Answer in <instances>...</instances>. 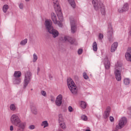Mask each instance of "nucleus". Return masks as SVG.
Returning a JSON list of instances; mask_svg holds the SVG:
<instances>
[{
    "label": "nucleus",
    "mask_w": 131,
    "mask_h": 131,
    "mask_svg": "<svg viewBox=\"0 0 131 131\" xmlns=\"http://www.w3.org/2000/svg\"><path fill=\"white\" fill-rule=\"evenodd\" d=\"M92 4L95 11H100L102 15H105L106 14L105 6H104V4L102 2L98 0H93Z\"/></svg>",
    "instance_id": "f257e3e1"
},
{
    "label": "nucleus",
    "mask_w": 131,
    "mask_h": 131,
    "mask_svg": "<svg viewBox=\"0 0 131 131\" xmlns=\"http://www.w3.org/2000/svg\"><path fill=\"white\" fill-rule=\"evenodd\" d=\"M52 1L55 12L59 20L60 21H63V14H62V11H61V7H60V5H59V1L52 0Z\"/></svg>",
    "instance_id": "f03ea898"
},
{
    "label": "nucleus",
    "mask_w": 131,
    "mask_h": 131,
    "mask_svg": "<svg viewBox=\"0 0 131 131\" xmlns=\"http://www.w3.org/2000/svg\"><path fill=\"white\" fill-rule=\"evenodd\" d=\"M121 67H122V63L117 62L115 66V75L116 80L120 81L121 80Z\"/></svg>",
    "instance_id": "7ed1b4c3"
},
{
    "label": "nucleus",
    "mask_w": 131,
    "mask_h": 131,
    "mask_svg": "<svg viewBox=\"0 0 131 131\" xmlns=\"http://www.w3.org/2000/svg\"><path fill=\"white\" fill-rule=\"evenodd\" d=\"M68 86L73 95H76L77 94V86L75 84V83L72 80L71 78H69L67 80Z\"/></svg>",
    "instance_id": "20e7f679"
},
{
    "label": "nucleus",
    "mask_w": 131,
    "mask_h": 131,
    "mask_svg": "<svg viewBox=\"0 0 131 131\" xmlns=\"http://www.w3.org/2000/svg\"><path fill=\"white\" fill-rule=\"evenodd\" d=\"M31 78H32V74L30 72H27L25 74V78L24 80V89H26V87L29 82L31 81Z\"/></svg>",
    "instance_id": "39448f33"
},
{
    "label": "nucleus",
    "mask_w": 131,
    "mask_h": 131,
    "mask_svg": "<svg viewBox=\"0 0 131 131\" xmlns=\"http://www.w3.org/2000/svg\"><path fill=\"white\" fill-rule=\"evenodd\" d=\"M21 119L17 114H13L10 117V121L13 125H16L19 123Z\"/></svg>",
    "instance_id": "423d86ee"
},
{
    "label": "nucleus",
    "mask_w": 131,
    "mask_h": 131,
    "mask_svg": "<svg viewBox=\"0 0 131 131\" xmlns=\"http://www.w3.org/2000/svg\"><path fill=\"white\" fill-rule=\"evenodd\" d=\"M127 122V120H126V118H121L119 121L118 125L116 126V129H121V128L124 127L125 124H126Z\"/></svg>",
    "instance_id": "0eeeda50"
},
{
    "label": "nucleus",
    "mask_w": 131,
    "mask_h": 131,
    "mask_svg": "<svg viewBox=\"0 0 131 131\" xmlns=\"http://www.w3.org/2000/svg\"><path fill=\"white\" fill-rule=\"evenodd\" d=\"M113 28H112V26L110 25L108 27L107 31V38L110 42L113 41Z\"/></svg>",
    "instance_id": "6e6552de"
},
{
    "label": "nucleus",
    "mask_w": 131,
    "mask_h": 131,
    "mask_svg": "<svg viewBox=\"0 0 131 131\" xmlns=\"http://www.w3.org/2000/svg\"><path fill=\"white\" fill-rule=\"evenodd\" d=\"M70 23L71 32L72 33H75L76 30H77V28L76 27V24L74 18H70Z\"/></svg>",
    "instance_id": "1a4fd4ad"
},
{
    "label": "nucleus",
    "mask_w": 131,
    "mask_h": 131,
    "mask_svg": "<svg viewBox=\"0 0 131 131\" xmlns=\"http://www.w3.org/2000/svg\"><path fill=\"white\" fill-rule=\"evenodd\" d=\"M45 25L46 29L48 31H50L52 28H54V27H53V22H52L51 19H46L45 20Z\"/></svg>",
    "instance_id": "9d476101"
},
{
    "label": "nucleus",
    "mask_w": 131,
    "mask_h": 131,
    "mask_svg": "<svg viewBox=\"0 0 131 131\" xmlns=\"http://www.w3.org/2000/svg\"><path fill=\"white\" fill-rule=\"evenodd\" d=\"M129 9V5H128V3H125L123 5L121 8H119L118 9V12L123 13V12H127Z\"/></svg>",
    "instance_id": "9b49d317"
},
{
    "label": "nucleus",
    "mask_w": 131,
    "mask_h": 131,
    "mask_svg": "<svg viewBox=\"0 0 131 131\" xmlns=\"http://www.w3.org/2000/svg\"><path fill=\"white\" fill-rule=\"evenodd\" d=\"M62 101H63V96L61 94H59L56 99L55 105L58 107H60L62 105Z\"/></svg>",
    "instance_id": "f8f14e48"
},
{
    "label": "nucleus",
    "mask_w": 131,
    "mask_h": 131,
    "mask_svg": "<svg viewBox=\"0 0 131 131\" xmlns=\"http://www.w3.org/2000/svg\"><path fill=\"white\" fill-rule=\"evenodd\" d=\"M60 40L62 41H69L72 45L75 42V39L71 38V37L66 36L64 37H61Z\"/></svg>",
    "instance_id": "ddd939ff"
},
{
    "label": "nucleus",
    "mask_w": 131,
    "mask_h": 131,
    "mask_svg": "<svg viewBox=\"0 0 131 131\" xmlns=\"http://www.w3.org/2000/svg\"><path fill=\"white\" fill-rule=\"evenodd\" d=\"M15 126H17V127L19 128L17 131H23L24 128H25V126H26V123L24 122H22L20 120Z\"/></svg>",
    "instance_id": "4468645a"
},
{
    "label": "nucleus",
    "mask_w": 131,
    "mask_h": 131,
    "mask_svg": "<svg viewBox=\"0 0 131 131\" xmlns=\"http://www.w3.org/2000/svg\"><path fill=\"white\" fill-rule=\"evenodd\" d=\"M125 58L127 61L131 62V48H128L127 52L125 54Z\"/></svg>",
    "instance_id": "2eb2a0df"
},
{
    "label": "nucleus",
    "mask_w": 131,
    "mask_h": 131,
    "mask_svg": "<svg viewBox=\"0 0 131 131\" xmlns=\"http://www.w3.org/2000/svg\"><path fill=\"white\" fill-rule=\"evenodd\" d=\"M48 32H49L50 34H52L54 38H56V37L59 36V32L57 31V30L54 29V28H53L51 30H49V31H48Z\"/></svg>",
    "instance_id": "dca6fc26"
},
{
    "label": "nucleus",
    "mask_w": 131,
    "mask_h": 131,
    "mask_svg": "<svg viewBox=\"0 0 131 131\" xmlns=\"http://www.w3.org/2000/svg\"><path fill=\"white\" fill-rule=\"evenodd\" d=\"M103 62L105 69H110V61L108 60V57L105 56L103 59Z\"/></svg>",
    "instance_id": "f3484780"
},
{
    "label": "nucleus",
    "mask_w": 131,
    "mask_h": 131,
    "mask_svg": "<svg viewBox=\"0 0 131 131\" xmlns=\"http://www.w3.org/2000/svg\"><path fill=\"white\" fill-rule=\"evenodd\" d=\"M111 111V107H110V106H108L106 108V110L103 114L104 118L106 119V118H108V117H109V115L110 114Z\"/></svg>",
    "instance_id": "a211bd4d"
},
{
    "label": "nucleus",
    "mask_w": 131,
    "mask_h": 131,
    "mask_svg": "<svg viewBox=\"0 0 131 131\" xmlns=\"http://www.w3.org/2000/svg\"><path fill=\"white\" fill-rule=\"evenodd\" d=\"M117 47H118V42H114L111 46V52H112V53H114V52H115L116 50H117Z\"/></svg>",
    "instance_id": "6ab92c4d"
},
{
    "label": "nucleus",
    "mask_w": 131,
    "mask_h": 131,
    "mask_svg": "<svg viewBox=\"0 0 131 131\" xmlns=\"http://www.w3.org/2000/svg\"><path fill=\"white\" fill-rule=\"evenodd\" d=\"M31 110L34 114H37V109L36 106L34 104H31L30 105Z\"/></svg>",
    "instance_id": "aec40b11"
},
{
    "label": "nucleus",
    "mask_w": 131,
    "mask_h": 131,
    "mask_svg": "<svg viewBox=\"0 0 131 131\" xmlns=\"http://www.w3.org/2000/svg\"><path fill=\"white\" fill-rule=\"evenodd\" d=\"M51 19L54 24H57V16L54 12L51 13Z\"/></svg>",
    "instance_id": "412c9836"
},
{
    "label": "nucleus",
    "mask_w": 131,
    "mask_h": 131,
    "mask_svg": "<svg viewBox=\"0 0 131 131\" xmlns=\"http://www.w3.org/2000/svg\"><path fill=\"white\" fill-rule=\"evenodd\" d=\"M92 48L94 52H97V51H98V43H97V41L93 42Z\"/></svg>",
    "instance_id": "4be33fe9"
},
{
    "label": "nucleus",
    "mask_w": 131,
    "mask_h": 131,
    "mask_svg": "<svg viewBox=\"0 0 131 131\" xmlns=\"http://www.w3.org/2000/svg\"><path fill=\"white\" fill-rule=\"evenodd\" d=\"M21 75H22V74L21 73V72L20 71H15L14 72V74L13 75L14 77L15 78H19L21 77Z\"/></svg>",
    "instance_id": "5701e85b"
},
{
    "label": "nucleus",
    "mask_w": 131,
    "mask_h": 131,
    "mask_svg": "<svg viewBox=\"0 0 131 131\" xmlns=\"http://www.w3.org/2000/svg\"><path fill=\"white\" fill-rule=\"evenodd\" d=\"M14 84H20L21 83V79L19 78H14L13 79Z\"/></svg>",
    "instance_id": "b1692460"
},
{
    "label": "nucleus",
    "mask_w": 131,
    "mask_h": 131,
    "mask_svg": "<svg viewBox=\"0 0 131 131\" xmlns=\"http://www.w3.org/2000/svg\"><path fill=\"white\" fill-rule=\"evenodd\" d=\"M41 126H43V128L48 127V126H49V123H48V121H42L41 123Z\"/></svg>",
    "instance_id": "393cba45"
},
{
    "label": "nucleus",
    "mask_w": 131,
    "mask_h": 131,
    "mask_svg": "<svg viewBox=\"0 0 131 131\" xmlns=\"http://www.w3.org/2000/svg\"><path fill=\"white\" fill-rule=\"evenodd\" d=\"M59 125L62 129H66L67 128V126H66V123L65 122H62L61 123H59Z\"/></svg>",
    "instance_id": "a878e982"
},
{
    "label": "nucleus",
    "mask_w": 131,
    "mask_h": 131,
    "mask_svg": "<svg viewBox=\"0 0 131 131\" xmlns=\"http://www.w3.org/2000/svg\"><path fill=\"white\" fill-rule=\"evenodd\" d=\"M123 82L124 84H125V85H128V84H129L130 82V80L129 79V78H126L124 79Z\"/></svg>",
    "instance_id": "bb28decb"
},
{
    "label": "nucleus",
    "mask_w": 131,
    "mask_h": 131,
    "mask_svg": "<svg viewBox=\"0 0 131 131\" xmlns=\"http://www.w3.org/2000/svg\"><path fill=\"white\" fill-rule=\"evenodd\" d=\"M9 10V6L8 5H5L3 7V11L4 13H6Z\"/></svg>",
    "instance_id": "cd10ccee"
},
{
    "label": "nucleus",
    "mask_w": 131,
    "mask_h": 131,
    "mask_svg": "<svg viewBox=\"0 0 131 131\" xmlns=\"http://www.w3.org/2000/svg\"><path fill=\"white\" fill-rule=\"evenodd\" d=\"M68 2H69L71 6L74 9L76 6L74 0H68Z\"/></svg>",
    "instance_id": "c85d7f7f"
},
{
    "label": "nucleus",
    "mask_w": 131,
    "mask_h": 131,
    "mask_svg": "<svg viewBox=\"0 0 131 131\" xmlns=\"http://www.w3.org/2000/svg\"><path fill=\"white\" fill-rule=\"evenodd\" d=\"M80 106L83 109H85L86 108V103L83 101H81L80 102Z\"/></svg>",
    "instance_id": "c756f323"
},
{
    "label": "nucleus",
    "mask_w": 131,
    "mask_h": 131,
    "mask_svg": "<svg viewBox=\"0 0 131 131\" xmlns=\"http://www.w3.org/2000/svg\"><path fill=\"white\" fill-rule=\"evenodd\" d=\"M28 39L27 38H26L24 40H23L20 42V45L21 46H25V45H26L27 43V41H28Z\"/></svg>",
    "instance_id": "7c9ffc66"
},
{
    "label": "nucleus",
    "mask_w": 131,
    "mask_h": 131,
    "mask_svg": "<svg viewBox=\"0 0 131 131\" xmlns=\"http://www.w3.org/2000/svg\"><path fill=\"white\" fill-rule=\"evenodd\" d=\"M58 121H59V123L64 122V118H63V116H62V115H60L59 116Z\"/></svg>",
    "instance_id": "2f4dec72"
},
{
    "label": "nucleus",
    "mask_w": 131,
    "mask_h": 131,
    "mask_svg": "<svg viewBox=\"0 0 131 131\" xmlns=\"http://www.w3.org/2000/svg\"><path fill=\"white\" fill-rule=\"evenodd\" d=\"M10 109L11 111H15L16 110V106L14 104H11L10 105Z\"/></svg>",
    "instance_id": "473e14b6"
},
{
    "label": "nucleus",
    "mask_w": 131,
    "mask_h": 131,
    "mask_svg": "<svg viewBox=\"0 0 131 131\" xmlns=\"http://www.w3.org/2000/svg\"><path fill=\"white\" fill-rule=\"evenodd\" d=\"M33 62H35L36 61H37V59H38V57H37V55H36V54L34 53L33 55Z\"/></svg>",
    "instance_id": "72a5a7b5"
},
{
    "label": "nucleus",
    "mask_w": 131,
    "mask_h": 131,
    "mask_svg": "<svg viewBox=\"0 0 131 131\" xmlns=\"http://www.w3.org/2000/svg\"><path fill=\"white\" fill-rule=\"evenodd\" d=\"M81 118L82 120H83L84 121H86V120H88V117L85 115H82Z\"/></svg>",
    "instance_id": "f704fd0d"
},
{
    "label": "nucleus",
    "mask_w": 131,
    "mask_h": 131,
    "mask_svg": "<svg viewBox=\"0 0 131 131\" xmlns=\"http://www.w3.org/2000/svg\"><path fill=\"white\" fill-rule=\"evenodd\" d=\"M18 6L20 10H23V9H24V4L23 3L18 4Z\"/></svg>",
    "instance_id": "c9c22d12"
},
{
    "label": "nucleus",
    "mask_w": 131,
    "mask_h": 131,
    "mask_svg": "<svg viewBox=\"0 0 131 131\" xmlns=\"http://www.w3.org/2000/svg\"><path fill=\"white\" fill-rule=\"evenodd\" d=\"M69 112H73L74 109L71 106H69L68 108Z\"/></svg>",
    "instance_id": "e433bc0d"
},
{
    "label": "nucleus",
    "mask_w": 131,
    "mask_h": 131,
    "mask_svg": "<svg viewBox=\"0 0 131 131\" xmlns=\"http://www.w3.org/2000/svg\"><path fill=\"white\" fill-rule=\"evenodd\" d=\"M103 38H104V35H103V34L100 33V34H99L98 39H99L100 40H102V39H103Z\"/></svg>",
    "instance_id": "4c0bfd02"
},
{
    "label": "nucleus",
    "mask_w": 131,
    "mask_h": 131,
    "mask_svg": "<svg viewBox=\"0 0 131 131\" xmlns=\"http://www.w3.org/2000/svg\"><path fill=\"white\" fill-rule=\"evenodd\" d=\"M83 76L84 79H89V76L86 74V73L84 72L83 73Z\"/></svg>",
    "instance_id": "58836bf2"
},
{
    "label": "nucleus",
    "mask_w": 131,
    "mask_h": 131,
    "mask_svg": "<svg viewBox=\"0 0 131 131\" xmlns=\"http://www.w3.org/2000/svg\"><path fill=\"white\" fill-rule=\"evenodd\" d=\"M41 95H42V96H43V97H47V92L42 90L41 91Z\"/></svg>",
    "instance_id": "ea45409f"
},
{
    "label": "nucleus",
    "mask_w": 131,
    "mask_h": 131,
    "mask_svg": "<svg viewBox=\"0 0 131 131\" xmlns=\"http://www.w3.org/2000/svg\"><path fill=\"white\" fill-rule=\"evenodd\" d=\"M55 24H57V25L59 27H62V26H63V25H62V23H61V22H60V21H58V20H57V23Z\"/></svg>",
    "instance_id": "a19ab883"
},
{
    "label": "nucleus",
    "mask_w": 131,
    "mask_h": 131,
    "mask_svg": "<svg viewBox=\"0 0 131 131\" xmlns=\"http://www.w3.org/2000/svg\"><path fill=\"white\" fill-rule=\"evenodd\" d=\"M29 129H34L35 128V126L34 125H31L29 126Z\"/></svg>",
    "instance_id": "79ce46f5"
},
{
    "label": "nucleus",
    "mask_w": 131,
    "mask_h": 131,
    "mask_svg": "<svg viewBox=\"0 0 131 131\" xmlns=\"http://www.w3.org/2000/svg\"><path fill=\"white\" fill-rule=\"evenodd\" d=\"M78 55H81L82 54V49H79L78 50Z\"/></svg>",
    "instance_id": "37998d69"
},
{
    "label": "nucleus",
    "mask_w": 131,
    "mask_h": 131,
    "mask_svg": "<svg viewBox=\"0 0 131 131\" xmlns=\"http://www.w3.org/2000/svg\"><path fill=\"white\" fill-rule=\"evenodd\" d=\"M110 121H111V122H113V121H114V118L112 116H110Z\"/></svg>",
    "instance_id": "c03bdc74"
},
{
    "label": "nucleus",
    "mask_w": 131,
    "mask_h": 131,
    "mask_svg": "<svg viewBox=\"0 0 131 131\" xmlns=\"http://www.w3.org/2000/svg\"><path fill=\"white\" fill-rule=\"evenodd\" d=\"M37 74L38 75V73H39V71H40V68L39 67H38L37 69Z\"/></svg>",
    "instance_id": "a18cd8bd"
},
{
    "label": "nucleus",
    "mask_w": 131,
    "mask_h": 131,
    "mask_svg": "<svg viewBox=\"0 0 131 131\" xmlns=\"http://www.w3.org/2000/svg\"><path fill=\"white\" fill-rule=\"evenodd\" d=\"M10 130L13 131L14 130V126L13 125H11L10 127Z\"/></svg>",
    "instance_id": "49530a36"
},
{
    "label": "nucleus",
    "mask_w": 131,
    "mask_h": 131,
    "mask_svg": "<svg viewBox=\"0 0 131 131\" xmlns=\"http://www.w3.org/2000/svg\"><path fill=\"white\" fill-rule=\"evenodd\" d=\"M54 101H55V99L53 97H52L51 99V102H54Z\"/></svg>",
    "instance_id": "de8ad7c7"
},
{
    "label": "nucleus",
    "mask_w": 131,
    "mask_h": 131,
    "mask_svg": "<svg viewBox=\"0 0 131 131\" xmlns=\"http://www.w3.org/2000/svg\"><path fill=\"white\" fill-rule=\"evenodd\" d=\"M49 78H50V79H52V78H53V76L50 75L49 76Z\"/></svg>",
    "instance_id": "09e8293b"
},
{
    "label": "nucleus",
    "mask_w": 131,
    "mask_h": 131,
    "mask_svg": "<svg viewBox=\"0 0 131 131\" xmlns=\"http://www.w3.org/2000/svg\"><path fill=\"white\" fill-rule=\"evenodd\" d=\"M30 0H25L26 2H29Z\"/></svg>",
    "instance_id": "8fccbe9b"
},
{
    "label": "nucleus",
    "mask_w": 131,
    "mask_h": 131,
    "mask_svg": "<svg viewBox=\"0 0 131 131\" xmlns=\"http://www.w3.org/2000/svg\"><path fill=\"white\" fill-rule=\"evenodd\" d=\"M59 131H63L62 130H59Z\"/></svg>",
    "instance_id": "3c124183"
},
{
    "label": "nucleus",
    "mask_w": 131,
    "mask_h": 131,
    "mask_svg": "<svg viewBox=\"0 0 131 131\" xmlns=\"http://www.w3.org/2000/svg\"><path fill=\"white\" fill-rule=\"evenodd\" d=\"M32 90H33L32 89H31V91H32Z\"/></svg>",
    "instance_id": "603ef678"
}]
</instances>
